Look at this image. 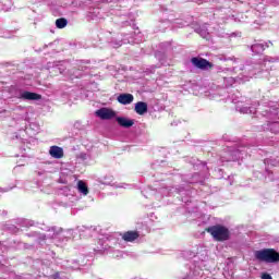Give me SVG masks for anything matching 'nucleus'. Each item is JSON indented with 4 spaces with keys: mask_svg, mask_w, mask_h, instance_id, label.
Segmentation results:
<instances>
[{
    "mask_svg": "<svg viewBox=\"0 0 279 279\" xmlns=\"http://www.w3.org/2000/svg\"><path fill=\"white\" fill-rule=\"evenodd\" d=\"M205 232L211 234L213 239L218 242L230 240V230L223 225H215L205 229Z\"/></svg>",
    "mask_w": 279,
    "mask_h": 279,
    "instance_id": "nucleus-1",
    "label": "nucleus"
},
{
    "mask_svg": "<svg viewBox=\"0 0 279 279\" xmlns=\"http://www.w3.org/2000/svg\"><path fill=\"white\" fill-rule=\"evenodd\" d=\"M255 258L259 263H279V253L274 248H263L255 252Z\"/></svg>",
    "mask_w": 279,
    "mask_h": 279,
    "instance_id": "nucleus-2",
    "label": "nucleus"
},
{
    "mask_svg": "<svg viewBox=\"0 0 279 279\" xmlns=\"http://www.w3.org/2000/svg\"><path fill=\"white\" fill-rule=\"evenodd\" d=\"M191 62L195 69H199L201 71H213V69H215V64H213V62L202 57H194L191 59Z\"/></svg>",
    "mask_w": 279,
    "mask_h": 279,
    "instance_id": "nucleus-3",
    "label": "nucleus"
},
{
    "mask_svg": "<svg viewBox=\"0 0 279 279\" xmlns=\"http://www.w3.org/2000/svg\"><path fill=\"white\" fill-rule=\"evenodd\" d=\"M96 114L99 117V119H102V121H110V119H114V117H117V112L108 108H101L97 110Z\"/></svg>",
    "mask_w": 279,
    "mask_h": 279,
    "instance_id": "nucleus-4",
    "label": "nucleus"
},
{
    "mask_svg": "<svg viewBox=\"0 0 279 279\" xmlns=\"http://www.w3.org/2000/svg\"><path fill=\"white\" fill-rule=\"evenodd\" d=\"M21 99H24L25 101H38L43 99V95L33 92H23L21 94Z\"/></svg>",
    "mask_w": 279,
    "mask_h": 279,
    "instance_id": "nucleus-5",
    "label": "nucleus"
},
{
    "mask_svg": "<svg viewBox=\"0 0 279 279\" xmlns=\"http://www.w3.org/2000/svg\"><path fill=\"white\" fill-rule=\"evenodd\" d=\"M138 236H141V233H138V231H126L122 234V240L126 243H134V241H136Z\"/></svg>",
    "mask_w": 279,
    "mask_h": 279,
    "instance_id": "nucleus-6",
    "label": "nucleus"
},
{
    "mask_svg": "<svg viewBox=\"0 0 279 279\" xmlns=\"http://www.w3.org/2000/svg\"><path fill=\"white\" fill-rule=\"evenodd\" d=\"M49 155L52 158L60 160V158H64V149H62L60 146H51L49 149Z\"/></svg>",
    "mask_w": 279,
    "mask_h": 279,
    "instance_id": "nucleus-7",
    "label": "nucleus"
},
{
    "mask_svg": "<svg viewBox=\"0 0 279 279\" xmlns=\"http://www.w3.org/2000/svg\"><path fill=\"white\" fill-rule=\"evenodd\" d=\"M119 104H122V106H128L134 101V95L132 94H120L118 96Z\"/></svg>",
    "mask_w": 279,
    "mask_h": 279,
    "instance_id": "nucleus-8",
    "label": "nucleus"
},
{
    "mask_svg": "<svg viewBox=\"0 0 279 279\" xmlns=\"http://www.w3.org/2000/svg\"><path fill=\"white\" fill-rule=\"evenodd\" d=\"M117 123L120 125V128H132L134 125V120H130L128 118L118 117L116 118Z\"/></svg>",
    "mask_w": 279,
    "mask_h": 279,
    "instance_id": "nucleus-9",
    "label": "nucleus"
},
{
    "mask_svg": "<svg viewBox=\"0 0 279 279\" xmlns=\"http://www.w3.org/2000/svg\"><path fill=\"white\" fill-rule=\"evenodd\" d=\"M135 112H137V114H145V112H147V102H143V101H138L135 104Z\"/></svg>",
    "mask_w": 279,
    "mask_h": 279,
    "instance_id": "nucleus-10",
    "label": "nucleus"
},
{
    "mask_svg": "<svg viewBox=\"0 0 279 279\" xmlns=\"http://www.w3.org/2000/svg\"><path fill=\"white\" fill-rule=\"evenodd\" d=\"M77 190H78V193H82L83 195H88L89 193L88 185H86V182L82 180L77 182Z\"/></svg>",
    "mask_w": 279,
    "mask_h": 279,
    "instance_id": "nucleus-11",
    "label": "nucleus"
},
{
    "mask_svg": "<svg viewBox=\"0 0 279 279\" xmlns=\"http://www.w3.org/2000/svg\"><path fill=\"white\" fill-rule=\"evenodd\" d=\"M66 25H69V21L64 17H60L56 20V27L58 29H64V27H66Z\"/></svg>",
    "mask_w": 279,
    "mask_h": 279,
    "instance_id": "nucleus-12",
    "label": "nucleus"
},
{
    "mask_svg": "<svg viewBox=\"0 0 279 279\" xmlns=\"http://www.w3.org/2000/svg\"><path fill=\"white\" fill-rule=\"evenodd\" d=\"M262 279H274V278L271 277V275H269V274H267V272H264V274L262 275Z\"/></svg>",
    "mask_w": 279,
    "mask_h": 279,
    "instance_id": "nucleus-13",
    "label": "nucleus"
},
{
    "mask_svg": "<svg viewBox=\"0 0 279 279\" xmlns=\"http://www.w3.org/2000/svg\"><path fill=\"white\" fill-rule=\"evenodd\" d=\"M52 279H59L60 278V272H54L52 276H51Z\"/></svg>",
    "mask_w": 279,
    "mask_h": 279,
    "instance_id": "nucleus-14",
    "label": "nucleus"
}]
</instances>
